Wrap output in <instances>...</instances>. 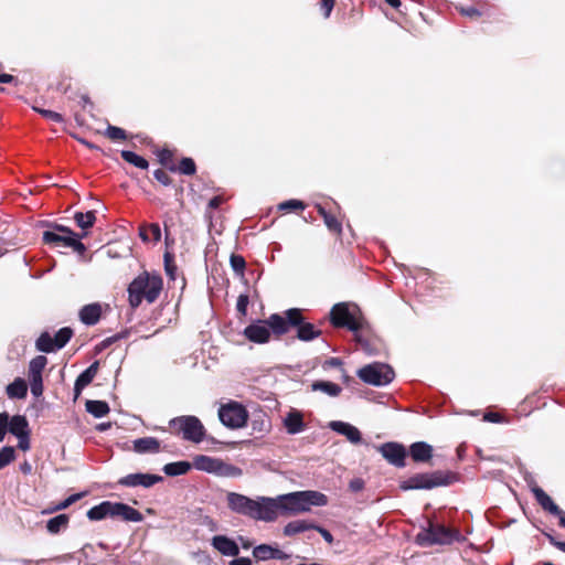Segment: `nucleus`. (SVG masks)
Returning a JSON list of instances; mask_svg holds the SVG:
<instances>
[{
  "instance_id": "nucleus-1",
  "label": "nucleus",
  "mask_w": 565,
  "mask_h": 565,
  "mask_svg": "<svg viewBox=\"0 0 565 565\" xmlns=\"http://www.w3.org/2000/svg\"><path fill=\"white\" fill-rule=\"evenodd\" d=\"M280 512L296 515L310 511L311 507H323L328 503L326 494L315 490L295 491L278 495Z\"/></svg>"
},
{
  "instance_id": "nucleus-2",
  "label": "nucleus",
  "mask_w": 565,
  "mask_h": 565,
  "mask_svg": "<svg viewBox=\"0 0 565 565\" xmlns=\"http://www.w3.org/2000/svg\"><path fill=\"white\" fill-rule=\"evenodd\" d=\"M163 287L162 278L159 275L142 273L137 276L128 286V300L132 308L140 306L143 299L149 303L154 302Z\"/></svg>"
},
{
  "instance_id": "nucleus-3",
  "label": "nucleus",
  "mask_w": 565,
  "mask_h": 565,
  "mask_svg": "<svg viewBox=\"0 0 565 565\" xmlns=\"http://www.w3.org/2000/svg\"><path fill=\"white\" fill-rule=\"evenodd\" d=\"M86 515L90 521H100L106 518H121L129 522H141L143 520L142 514L130 505L110 501H103L90 508Z\"/></svg>"
},
{
  "instance_id": "nucleus-4",
  "label": "nucleus",
  "mask_w": 565,
  "mask_h": 565,
  "mask_svg": "<svg viewBox=\"0 0 565 565\" xmlns=\"http://www.w3.org/2000/svg\"><path fill=\"white\" fill-rule=\"evenodd\" d=\"M452 482V475L449 472L434 471L416 473L399 483L402 490H429L436 487L448 486Z\"/></svg>"
},
{
  "instance_id": "nucleus-5",
  "label": "nucleus",
  "mask_w": 565,
  "mask_h": 565,
  "mask_svg": "<svg viewBox=\"0 0 565 565\" xmlns=\"http://www.w3.org/2000/svg\"><path fill=\"white\" fill-rule=\"evenodd\" d=\"M170 428L181 435L184 440L201 443L205 436V428L196 416L184 415L174 417L169 422Z\"/></svg>"
},
{
  "instance_id": "nucleus-6",
  "label": "nucleus",
  "mask_w": 565,
  "mask_h": 565,
  "mask_svg": "<svg viewBox=\"0 0 565 565\" xmlns=\"http://www.w3.org/2000/svg\"><path fill=\"white\" fill-rule=\"evenodd\" d=\"M358 376L366 384L384 386L394 380L395 373L388 364L375 362L361 367Z\"/></svg>"
},
{
  "instance_id": "nucleus-7",
  "label": "nucleus",
  "mask_w": 565,
  "mask_h": 565,
  "mask_svg": "<svg viewBox=\"0 0 565 565\" xmlns=\"http://www.w3.org/2000/svg\"><path fill=\"white\" fill-rule=\"evenodd\" d=\"M221 423L231 429H239L246 426L248 419L247 409L238 402L231 401L218 408Z\"/></svg>"
},
{
  "instance_id": "nucleus-8",
  "label": "nucleus",
  "mask_w": 565,
  "mask_h": 565,
  "mask_svg": "<svg viewBox=\"0 0 565 565\" xmlns=\"http://www.w3.org/2000/svg\"><path fill=\"white\" fill-rule=\"evenodd\" d=\"M457 536V533L450 529L438 524L429 523L427 529L422 530L416 535V542L423 546H430L434 544H450Z\"/></svg>"
},
{
  "instance_id": "nucleus-9",
  "label": "nucleus",
  "mask_w": 565,
  "mask_h": 565,
  "mask_svg": "<svg viewBox=\"0 0 565 565\" xmlns=\"http://www.w3.org/2000/svg\"><path fill=\"white\" fill-rule=\"evenodd\" d=\"M330 321L337 328H348L358 332L362 328V321L355 317V313L349 309L344 302L337 303L330 311Z\"/></svg>"
},
{
  "instance_id": "nucleus-10",
  "label": "nucleus",
  "mask_w": 565,
  "mask_h": 565,
  "mask_svg": "<svg viewBox=\"0 0 565 565\" xmlns=\"http://www.w3.org/2000/svg\"><path fill=\"white\" fill-rule=\"evenodd\" d=\"M280 512L278 497H257L253 509L252 518L254 520L273 522L278 518Z\"/></svg>"
},
{
  "instance_id": "nucleus-11",
  "label": "nucleus",
  "mask_w": 565,
  "mask_h": 565,
  "mask_svg": "<svg viewBox=\"0 0 565 565\" xmlns=\"http://www.w3.org/2000/svg\"><path fill=\"white\" fill-rule=\"evenodd\" d=\"M285 313L290 326L297 328V338L300 341H311L321 334V331L317 329L312 323L303 321L300 309H288Z\"/></svg>"
},
{
  "instance_id": "nucleus-12",
  "label": "nucleus",
  "mask_w": 565,
  "mask_h": 565,
  "mask_svg": "<svg viewBox=\"0 0 565 565\" xmlns=\"http://www.w3.org/2000/svg\"><path fill=\"white\" fill-rule=\"evenodd\" d=\"M86 234H83L81 236H72V235H62L54 231H45L43 233V241L46 244H53L55 246H64V247H71L75 252L83 253L86 247L81 242V238L84 237Z\"/></svg>"
},
{
  "instance_id": "nucleus-13",
  "label": "nucleus",
  "mask_w": 565,
  "mask_h": 565,
  "mask_svg": "<svg viewBox=\"0 0 565 565\" xmlns=\"http://www.w3.org/2000/svg\"><path fill=\"white\" fill-rule=\"evenodd\" d=\"M381 455L395 467H405L406 449L398 443H385L379 447Z\"/></svg>"
},
{
  "instance_id": "nucleus-14",
  "label": "nucleus",
  "mask_w": 565,
  "mask_h": 565,
  "mask_svg": "<svg viewBox=\"0 0 565 565\" xmlns=\"http://www.w3.org/2000/svg\"><path fill=\"white\" fill-rule=\"evenodd\" d=\"M227 505L233 512L252 518L255 499L241 493L230 492L227 494Z\"/></svg>"
},
{
  "instance_id": "nucleus-15",
  "label": "nucleus",
  "mask_w": 565,
  "mask_h": 565,
  "mask_svg": "<svg viewBox=\"0 0 565 565\" xmlns=\"http://www.w3.org/2000/svg\"><path fill=\"white\" fill-rule=\"evenodd\" d=\"M163 478L159 475H151V473H130L125 477H122L119 480V484L125 487H143V488H150L153 484L161 482Z\"/></svg>"
},
{
  "instance_id": "nucleus-16",
  "label": "nucleus",
  "mask_w": 565,
  "mask_h": 565,
  "mask_svg": "<svg viewBox=\"0 0 565 565\" xmlns=\"http://www.w3.org/2000/svg\"><path fill=\"white\" fill-rule=\"evenodd\" d=\"M244 335L252 342L266 343L270 338V330L266 321L258 320L245 328Z\"/></svg>"
},
{
  "instance_id": "nucleus-17",
  "label": "nucleus",
  "mask_w": 565,
  "mask_h": 565,
  "mask_svg": "<svg viewBox=\"0 0 565 565\" xmlns=\"http://www.w3.org/2000/svg\"><path fill=\"white\" fill-rule=\"evenodd\" d=\"M253 556L257 561H269V559H287L289 556L284 551L268 544H260L254 547Z\"/></svg>"
},
{
  "instance_id": "nucleus-18",
  "label": "nucleus",
  "mask_w": 565,
  "mask_h": 565,
  "mask_svg": "<svg viewBox=\"0 0 565 565\" xmlns=\"http://www.w3.org/2000/svg\"><path fill=\"white\" fill-rule=\"evenodd\" d=\"M532 492L537 501V503L547 512L553 515L558 516L561 520L562 515H565V512L559 509V507L552 500V498L540 487L532 488Z\"/></svg>"
},
{
  "instance_id": "nucleus-19",
  "label": "nucleus",
  "mask_w": 565,
  "mask_h": 565,
  "mask_svg": "<svg viewBox=\"0 0 565 565\" xmlns=\"http://www.w3.org/2000/svg\"><path fill=\"white\" fill-rule=\"evenodd\" d=\"M329 427L333 431L345 436L347 439L352 444H360L362 440L360 430L355 426H353L349 423L341 422V420H333L329 424Z\"/></svg>"
},
{
  "instance_id": "nucleus-20",
  "label": "nucleus",
  "mask_w": 565,
  "mask_h": 565,
  "mask_svg": "<svg viewBox=\"0 0 565 565\" xmlns=\"http://www.w3.org/2000/svg\"><path fill=\"white\" fill-rule=\"evenodd\" d=\"M212 546L224 556H237L239 553L236 542L225 535H215L212 539Z\"/></svg>"
},
{
  "instance_id": "nucleus-21",
  "label": "nucleus",
  "mask_w": 565,
  "mask_h": 565,
  "mask_svg": "<svg viewBox=\"0 0 565 565\" xmlns=\"http://www.w3.org/2000/svg\"><path fill=\"white\" fill-rule=\"evenodd\" d=\"M284 427L289 435H296L305 430L303 416L299 411L292 409L284 418Z\"/></svg>"
},
{
  "instance_id": "nucleus-22",
  "label": "nucleus",
  "mask_w": 565,
  "mask_h": 565,
  "mask_svg": "<svg viewBox=\"0 0 565 565\" xmlns=\"http://www.w3.org/2000/svg\"><path fill=\"white\" fill-rule=\"evenodd\" d=\"M98 371V362L90 364L85 371H83L76 379L74 384V397L75 399L81 395L82 391L92 383Z\"/></svg>"
},
{
  "instance_id": "nucleus-23",
  "label": "nucleus",
  "mask_w": 565,
  "mask_h": 565,
  "mask_svg": "<svg viewBox=\"0 0 565 565\" xmlns=\"http://www.w3.org/2000/svg\"><path fill=\"white\" fill-rule=\"evenodd\" d=\"M433 447L425 441H416L409 446V455L415 462H427L433 457Z\"/></svg>"
},
{
  "instance_id": "nucleus-24",
  "label": "nucleus",
  "mask_w": 565,
  "mask_h": 565,
  "mask_svg": "<svg viewBox=\"0 0 565 565\" xmlns=\"http://www.w3.org/2000/svg\"><path fill=\"white\" fill-rule=\"evenodd\" d=\"M132 449L137 454H156L160 450V441L154 437H143L135 439Z\"/></svg>"
},
{
  "instance_id": "nucleus-25",
  "label": "nucleus",
  "mask_w": 565,
  "mask_h": 565,
  "mask_svg": "<svg viewBox=\"0 0 565 565\" xmlns=\"http://www.w3.org/2000/svg\"><path fill=\"white\" fill-rule=\"evenodd\" d=\"M102 315V307L99 303H90L84 306L79 311V319L86 326L96 324Z\"/></svg>"
},
{
  "instance_id": "nucleus-26",
  "label": "nucleus",
  "mask_w": 565,
  "mask_h": 565,
  "mask_svg": "<svg viewBox=\"0 0 565 565\" xmlns=\"http://www.w3.org/2000/svg\"><path fill=\"white\" fill-rule=\"evenodd\" d=\"M218 458H212L205 455H198L193 458L191 463L196 470L215 475Z\"/></svg>"
},
{
  "instance_id": "nucleus-27",
  "label": "nucleus",
  "mask_w": 565,
  "mask_h": 565,
  "mask_svg": "<svg viewBox=\"0 0 565 565\" xmlns=\"http://www.w3.org/2000/svg\"><path fill=\"white\" fill-rule=\"evenodd\" d=\"M313 527H316V524L313 522H310L308 520H295L285 525L284 535L294 536L305 531L313 530Z\"/></svg>"
},
{
  "instance_id": "nucleus-28",
  "label": "nucleus",
  "mask_w": 565,
  "mask_h": 565,
  "mask_svg": "<svg viewBox=\"0 0 565 565\" xmlns=\"http://www.w3.org/2000/svg\"><path fill=\"white\" fill-rule=\"evenodd\" d=\"M9 431L15 437L26 435L29 433V423L24 416L14 415L9 420Z\"/></svg>"
},
{
  "instance_id": "nucleus-29",
  "label": "nucleus",
  "mask_w": 565,
  "mask_h": 565,
  "mask_svg": "<svg viewBox=\"0 0 565 565\" xmlns=\"http://www.w3.org/2000/svg\"><path fill=\"white\" fill-rule=\"evenodd\" d=\"M7 394L10 398H24L28 394V385L21 377L15 379L7 386Z\"/></svg>"
},
{
  "instance_id": "nucleus-30",
  "label": "nucleus",
  "mask_w": 565,
  "mask_h": 565,
  "mask_svg": "<svg viewBox=\"0 0 565 565\" xmlns=\"http://www.w3.org/2000/svg\"><path fill=\"white\" fill-rule=\"evenodd\" d=\"M192 468L191 462L189 461H175L166 463L162 468L163 472L169 477H177L185 475Z\"/></svg>"
},
{
  "instance_id": "nucleus-31",
  "label": "nucleus",
  "mask_w": 565,
  "mask_h": 565,
  "mask_svg": "<svg viewBox=\"0 0 565 565\" xmlns=\"http://www.w3.org/2000/svg\"><path fill=\"white\" fill-rule=\"evenodd\" d=\"M243 475V470L232 463H227L222 459L218 460L215 476L225 478H238Z\"/></svg>"
},
{
  "instance_id": "nucleus-32",
  "label": "nucleus",
  "mask_w": 565,
  "mask_h": 565,
  "mask_svg": "<svg viewBox=\"0 0 565 565\" xmlns=\"http://www.w3.org/2000/svg\"><path fill=\"white\" fill-rule=\"evenodd\" d=\"M266 322L269 330H273L277 334H285L290 326L287 317L284 318L277 313L271 315Z\"/></svg>"
},
{
  "instance_id": "nucleus-33",
  "label": "nucleus",
  "mask_w": 565,
  "mask_h": 565,
  "mask_svg": "<svg viewBox=\"0 0 565 565\" xmlns=\"http://www.w3.org/2000/svg\"><path fill=\"white\" fill-rule=\"evenodd\" d=\"M86 412L96 418H102L109 413V406L104 401L88 399L85 404Z\"/></svg>"
},
{
  "instance_id": "nucleus-34",
  "label": "nucleus",
  "mask_w": 565,
  "mask_h": 565,
  "mask_svg": "<svg viewBox=\"0 0 565 565\" xmlns=\"http://www.w3.org/2000/svg\"><path fill=\"white\" fill-rule=\"evenodd\" d=\"M312 391H320L329 396L335 397L342 392V387L333 382L316 381L311 384Z\"/></svg>"
},
{
  "instance_id": "nucleus-35",
  "label": "nucleus",
  "mask_w": 565,
  "mask_h": 565,
  "mask_svg": "<svg viewBox=\"0 0 565 565\" xmlns=\"http://www.w3.org/2000/svg\"><path fill=\"white\" fill-rule=\"evenodd\" d=\"M35 348L40 352L51 353L57 350L54 338L49 332H42L35 342Z\"/></svg>"
},
{
  "instance_id": "nucleus-36",
  "label": "nucleus",
  "mask_w": 565,
  "mask_h": 565,
  "mask_svg": "<svg viewBox=\"0 0 565 565\" xmlns=\"http://www.w3.org/2000/svg\"><path fill=\"white\" fill-rule=\"evenodd\" d=\"M70 522V518L66 514H58L50 519L46 523V529L51 534H57L61 530L65 529Z\"/></svg>"
},
{
  "instance_id": "nucleus-37",
  "label": "nucleus",
  "mask_w": 565,
  "mask_h": 565,
  "mask_svg": "<svg viewBox=\"0 0 565 565\" xmlns=\"http://www.w3.org/2000/svg\"><path fill=\"white\" fill-rule=\"evenodd\" d=\"M74 220L78 227H81L82 230H88L95 224L96 212L95 211H88L86 213L76 212L74 214Z\"/></svg>"
},
{
  "instance_id": "nucleus-38",
  "label": "nucleus",
  "mask_w": 565,
  "mask_h": 565,
  "mask_svg": "<svg viewBox=\"0 0 565 565\" xmlns=\"http://www.w3.org/2000/svg\"><path fill=\"white\" fill-rule=\"evenodd\" d=\"M47 364V359L44 355H38L30 361L29 377L42 376V372Z\"/></svg>"
},
{
  "instance_id": "nucleus-39",
  "label": "nucleus",
  "mask_w": 565,
  "mask_h": 565,
  "mask_svg": "<svg viewBox=\"0 0 565 565\" xmlns=\"http://www.w3.org/2000/svg\"><path fill=\"white\" fill-rule=\"evenodd\" d=\"M120 154H121V158L126 162H128L139 169L146 170L149 167L148 161L145 158H142L141 156L135 153L134 151L122 150L120 152Z\"/></svg>"
},
{
  "instance_id": "nucleus-40",
  "label": "nucleus",
  "mask_w": 565,
  "mask_h": 565,
  "mask_svg": "<svg viewBox=\"0 0 565 565\" xmlns=\"http://www.w3.org/2000/svg\"><path fill=\"white\" fill-rule=\"evenodd\" d=\"M169 170L170 171H179L181 174H184V175H192L195 173L196 167H195L194 161L191 158H183L180 161L178 168L174 167L173 164H171L169 167Z\"/></svg>"
},
{
  "instance_id": "nucleus-41",
  "label": "nucleus",
  "mask_w": 565,
  "mask_h": 565,
  "mask_svg": "<svg viewBox=\"0 0 565 565\" xmlns=\"http://www.w3.org/2000/svg\"><path fill=\"white\" fill-rule=\"evenodd\" d=\"M73 335V330L68 327H64L60 329L54 335V342L57 350L64 348L66 343L71 340Z\"/></svg>"
},
{
  "instance_id": "nucleus-42",
  "label": "nucleus",
  "mask_w": 565,
  "mask_h": 565,
  "mask_svg": "<svg viewBox=\"0 0 565 565\" xmlns=\"http://www.w3.org/2000/svg\"><path fill=\"white\" fill-rule=\"evenodd\" d=\"M15 457L14 448L6 446L0 450V470L13 461Z\"/></svg>"
},
{
  "instance_id": "nucleus-43",
  "label": "nucleus",
  "mask_w": 565,
  "mask_h": 565,
  "mask_svg": "<svg viewBox=\"0 0 565 565\" xmlns=\"http://www.w3.org/2000/svg\"><path fill=\"white\" fill-rule=\"evenodd\" d=\"M33 109L39 113L40 115H42L44 118H46L47 120H51L53 122H57V124H61L64 121V118L63 116L60 114V113H56V111H53V110H49V109H44V108H40V107H33Z\"/></svg>"
},
{
  "instance_id": "nucleus-44",
  "label": "nucleus",
  "mask_w": 565,
  "mask_h": 565,
  "mask_svg": "<svg viewBox=\"0 0 565 565\" xmlns=\"http://www.w3.org/2000/svg\"><path fill=\"white\" fill-rule=\"evenodd\" d=\"M230 264H231L232 269L237 275H243L244 274V269H245V266H246L244 257H242L241 255L233 254L231 256V258H230Z\"/></svg>"
},
{
  "instance_id": "nucleus-45",
  "label": "nucleus",
  "mask_w": 565,
  "mask_h": 565,
  "mask_svg": "<svg viewBox=\"0 0 565 565\" xmlns=\"http://www.w3.org/2000/svg\"><path fill=\"white\" fill-rule=\"evenodd\" d=\"M305 203L302 201H299V200H287V201H284L281 202L279 205H278V209L280 211H292V210H305Z\"/></svg>"
},
{
  "instance_id": "nucleus-46",
  "label": "nucleus",
  "mask_w": 565,
  "mask_h": 565,
  "mask_svg": "<svg viewBox=\"0 0 565 565\" xmlns=\"http://www.w3.org/2000/svg\"><path fill=\"white\" fill-rule=\"evenodd\" d=\"M105 135L111 140H124L127 137L122 128L110 125L107 127Z\"/></svg>"
},
{
  "instance_id": "nucleus-47",
  "label": "nucleus",
  "mask_w": 565,
  "mask_h": 565,
  "mask_svg": "<svg viewBox=\"0 0 565 565\" xmlns=\"http://www.w3.org/2000/svg\"><path fill=\"white\" fill-rule=\"evenodd\" d=\"M31 393L34 397H40L43 394V379L42 376L29 377Z\"/></svg>"
},
{
  "instance_id": "nucleus-48",
  "label": "nucleus",
  "mask_w": 565,
  "mask_h": 565,
  "mask_svg": "<svg viewBox=\"0 0 565 565\" xmlns=\"http://www.w3.org/2000/svg\"><path fill=\"white\" fill-rule=\"evenodd\" d=\"M83 497V493H75L70 497H67L65 500L60 502L57 505H55L54 509L50 510L49 512L58 511L67 509L70 505L78 501Z\"/></svg>"
},
{
  "instance_id": "nucleus-49",
  "label": "nucleus",
  "mask_w": 565,
  "mask_h": 565,
  "mask_svg": "<svg viewBox=\"0 0 565 565\" xmlns=\"http://www.w3.org/2000/svg\"><path fill=\"white\" fill-rule=\"evenodd\" d=\"M324 224L329 231L340 234L342 231L341 223L337 220L335 216L329 214L324 215Z\"/></svg>"
},
{
  "instance_id": "nucleus-50",
  "label": "nucleus",
  "mask_w": 565,
  "mask_h": 565,
  "mask_svg": "<svg viewBox=\"0 0 565 565\" xmlns=\"http://www.w3.org/2000/svg\"><path fill=\"white\" fill-rule=\"evenodd\" d=\"M153 177L154 179L161 183L162 185L164 186H168L172 183V179L170 178V175L168 174V172H166L164 170L162 169H157L154 172H153Z\"/></svg>"
},
{
  "instance_id": "nucleus-51",
  "label": "nucleus",
  "mask_w": 565,
  "mask_h": 565,
  "mask_svg": "<svg viewBox=\"0 0 565 565\" xmlns=\"http://www.w3.org/2000/svg\"><path fill=\"white\" fill-rule=\"evenodd\" d=\"M8 430H9V415L7 413H0V443L3 441Z\"/></svg>"
},
{
  "instance_id": "nucleus-52",
  "label": "nucleus",
  "mask_w": 565,
  "mask_h": 565,
  "mask_svg": "<svg viewBox=\"0 0 565 565\" xmlns=\"http://www.w3.org/2000/svg\"><path fill=\"white\" fill-rule=\"evenodd\" d=\"M249 299L247 295H239L236 302V309L242 315L245 316L247 312Z\"/></svg>"
},
{
  "instance_id": "nucleus-53",
  "label": "nucleus",
  "mask_w": 565,
  "mask_h": 565,
  "mask_svg": "<svg viewBox=\"0 0 565 565\" xmlns=\"http://www.w3.org/2000/svg\"><path fill=\"white\" fill-rule=\"evenodd\" d=\"M141 228H148L154 242H159L161 239V230L159 224L151 223L147 226H142Z\"/></svg>"
},
{
  "instance_id": "nucleus-54",
  "label": "nucleus",
  "mask_w": 565,
  "mask_h": 565,
  "mask_svg": "<svg viewBox=\"0 0 565 565\" xmlns=\"http://www.w3.org/2000/svg\"><path fill=\"white\" fill-rule=\"evenodd\" d=\"M458 10L462 15H466L469 18H478L481 15V13L473 7H468V8L460 7V8H458Z\"/></svg>"
},
{
  "instance_id": "nucleus-55",
  "label": "nucleus",
  "mask_w": 565,
  "mask_h": 565,
  "mask_svg": "<svg viewBox=\"0 0 565 565\" xmlns=\"http://www.w3.org/2000/svg\"><path fill=\"white\" fill-rule=\"evenodd\" d=\"M363 488H364V481L361 478H353L349 483V489L352 492H359V491L363 490Z\"/></svg>"
},
{
  "instance_id": "nucleus-56",
  "label": "nucleus",
  "mask_w": 565,
  "mask_h": 565,
  "mask_svg": "<svg viewBox=\"0 0 565 565\" xmlns=\"http://www.w3.org/2000/svg\"><path fill=\"white\" fill-rule=\"evenodd\" d=\"M159 160H160V163L166 166V167H170L169 163L170 161L172 160V153L171 151L164 149L162 150L160 153H159Z\"/></svg>"
},
{
  "instance_id": "nucleus-57",
  "label": "nucleus",
  "mask_w": 565,
  "mask_h": 565,
  "mask_svg": "<svg viewBox=\"0 0 565 565\" xmlns=\"http://www.w3.org/2000/svg\"><path fill=\"white\" fill-rule=\"evenodd\" d=\"M313 530L319 532L321 534V536L324 539V541L328 542L329 544H331L333 542L332 534L324 527L316 524V527H313Z\"/></svg>"
},
{
  "instance_id": "nucleus-58",
  "label": "nucleus",
  "mask_w": 565,
  "mask_h": 565,
  "mask_svg": "<svg viewBox=\"0 0 565 565\" xmlns=\"http://www.w3.org/2000/svg\"><path fill=\"white\" fill-rule=\"evenodd\" d=\"M29 434L28 433L26 435H23V436H19L17 437L19 439V443H18V447L25 451V450H29L30 448V438H29Z\"/></svg>"
},
{
  "instance_id": "nucleus-59",
  "label": "nucleus",
  "mask_w": 565,
  "mask_h": 565,
  "mask_svg": "<svg viewBox=\"0 0 565 565\" xmlns=\"http://www.w3.org/2000/svg\"><path fill=\"white\" fill-rule=\"evenodd\" d=\"M334 6V0H321V8L324 11V18H329Z\"/></svg>"
},
{
  "instance_id": "nucleus-60",
  "label": "nucleus",
  "mask_w": 565,
  "mask_h": 565,
  "mask_svg": "<svg viewBox=\"0 0 565 565\" xmlns=\"http://www.w3.org/2000/svg\"><path fill=\"white\" fill-rule=\"evenodd\" d=\"M342 362L339 358H330L323 363V369L327 370L329 367H340Z\"/></svg>"
},
{
  "instance_id": "nucleus-61",
  "label": "nucleus",
  "mask_w": 565,
  "mask_h": 565,
  "mask_svg": "<svg viewBox=\"0 0 565 565\" xmlns=\"http://www.w3.org/2000/svg\"><path fill=\"white\" fill-rule=\"evenodd\" d=\"M483 419L491 423H500L502 420L500 414L492 412L486 413Z\"/></svg>"
},
{
  "instance_id": "nucleus-62",
  "label": "nucleus",
  "mask_w": 565,
  "mask_h": 565,
  "mask_svg": "<svg viewBox=\"0 0 565 565\" xmlns=\"http://www.w3.org/2000/svg\"><path fill=\"white\" fill-rule=\"evenodd\" d=\"M54 230L56 232H58V234L61 233L62 235H72V236H78L77 234H75L71 228L64 226V225H55L54 226Z\"/></svg>"
},
{
  "instance_id": "nucleus-63",
  "label": "nucleus",
  "mask_w": 565,
  "mask_h": 565,
  "mask_svg": "<svg viewBox=\"0 0 565 565\" xmlns=\"http://www.w3.org/2000/svg\"><path fill=\"white\" fill-rule=\"evenodd\" d=\"M222 203H223V198L217 195L210 200L207 207L211 210L217 209Z\"/></svg>"
},
{
  "instance_id": "nucleus-64",
  "label": "nucleus",
  "mask_w": 565,
  "mask_h": 565,
  "mask_svg": "<svg viewBox=\"0 0 565 565\" xmlns=\"http://www.w3.org/2000/svg\"><path fill=\"white\" fill-rule=\"evenodd\" d=\"M230 565H252V561L248 557H238L231 561Z\"/></svg>"
}]
</instances>
